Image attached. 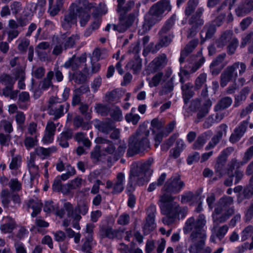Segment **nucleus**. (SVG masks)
Returning a JSON list of instances; mask_svg holds the SVG:
<instances>
[{
  "label": "nucleus",
  "mask_w": 253,
  "mask_h": 253,
  "mask_svg": "<svg viewBox=\"0 0 253 253\" xmlns=\"http://www.w3.org/2000/svg\"><path fill=\"white\" fill-rule=\"evenodd\" d=\"M207 220L203 214H200L195 219L192 216L188 218L183 227L185 234L190 233L189 239L190 253H211L212 249L207 247L203 249L207 239Z\"/></svg>",
  "instance_id": "nucleus-1"
},
{
  "label": "nucleus",
  "mask_w": 253,
  "mask_h": 253,
  "mask_svg": "<svg viewBox=\"0 0 253 253\" xmlns=\"http://www.w3.org/2000/svg\"><path fill=\"white\" fill-rule=\"evenodd\" d=\"M94 7V4L89 3L87 0H77L70 7L69 12L62 21V26L68 30L76 23L78 16L81 26H84L90 18V10Z\"/></svg>",
  "instance_id": "nucleus-2"
},
{
  "label": "nucleus",
  "mask_w": 253,
  "mask_h": 253,
  "mask_svg": "<svg viewBox=\"0 0 253 253\" xmlns=\"http://www.w3.org/2000/svg\"><path fill=\"white\" fill-rule=\"evenodd\" d=\"M173 197L171 195L165 193L162 195L159 200V206L161 212L167 216L163 218L164 224H171L174 218H184L187 214V209L185 207L181 208L173 201Z\"/></svg>",
  "instance_id": "nucleus-3"
},
{
  "label": "nucleus",
  "mask_w": 253,
  "mask_h": 253,
  "mask_svg": "<svg viewBox=\"0 0 253 253\" xmlns=\"http://www.w3.org/2000/svg\"><path fill=\"white\" fill-rule=\"evenodd\" d=\"M153 163L152 159H149L147 162H137L133 164L134 168L136 166V169L131 168L129 175V180L127 184V189L129 191L133 189L132 184L136 183L139 186L143 185L145 184V180L144 178V175L148 173L151 174L152 170L150 169L151 165Z\"/></svg>",
  "instance_id": "nucleus-4"
},
{
  "label": "nucleus",
  "mask_w": 253,
  "mask_h": 253,
  "mask_svg": "<svg viewBox=\"0 0 253 253\" xmlns=\"http://www.w3.org/2000/svg\"><path fill=\"white\" fill-rule=\"evenodd\" d=\"M95 142L98 144L102 145V150L108 154L113 155L115 161H117L125 153L126 149V145L124 143H120L118 146L117 149L114 144L105 138L101 137L96 138ZM101 146H96L95 150L91 154V157L94 158H98L99 156V152Z\"/></svg>",
  "instance_id": "nucleus-5"
},
{
  "label": "nucleus",
  "mask_w": 253,
  "mask_h": 253,
  "mask_svg": "<svg viewBox=\"0 0 253 253\" xmlns=\"http://www.w3.org/2000/svg\"><path fill=\"white\" fill-rule=\"evenodd\" d=\"M233 203L231 197H224L219 200L212 214L214 222H224L229 218L234 212V209L230 207Z\"/></svg>",
  "instance_id": "nucleus-6"
},
{
  "label": "nucleus",
  "mask_w": 253,
  "mask_h": 253,
  "mask_svg": "<svg viewBox=\"0 0 253 253\" xmlns=\"http://www.w3.org/2000/svg\"><path fill=\"white\" fill-rule=\"evenodd\" d=\"M171 6L169 2L166 0H162L152 6L150 13L152 15V19L154 21L150 22L145 20L143 25V32L149 30L150 27L156 22L161 20L165 12H169L171 10Z\"/></svg>",
  "instance_id": "nucleus-7"
},
{
  "label": "nucleus",
  "mask_w": 253,
  "mask_h": 253,
  "mask_svg": "<svg viewBox=\"0 0 253 253\" xmlns=\"http://www.w3.org/2000/svg\"><path fill=\"white\" fill-rule=\"evenodd\" d=\"M150 144L145 133L137 131L129 138L127 154L132 156L149 148Z\"/></svg>",
  "instance_id": "nucleus-8"
},
{
  "label": "nucleus",
  "mask_w": 253,
  "mask_h": 253,
  "mask_svg": "<svg viewBox=\"0 0 253 253\" xmlns=\"http://www.w3.org/2000/svg\"><path fill=\"white\" fill-rule=\"evenodd\" d=\"M239 69L240 75H242L246 70V66L243 62H237L231 66H228L220 76V85L225 86L228 83L233 80L236 81L238 77L237 70Z\"/></svg>",
  "instance_id": "nucleus-9"
},
{
  "label": "nucleus",
  "mask_w": 253,
  "mask_h": 253,
  "mask_svg": "<svg viewBox=\"0 0 253 253\" xmlns=\"http://www.w3.org/2000/svg\"><path fill=\"white\" fill-rule=\"evenodd\" d=\"M175 124L174 122L169 123L165 129H163L161 123L157 120L154 119L151 122L152 130L154 135L155 146L157 148L163 137L167 136L174 128Z\"/></svg>",
  "instance_id": "nucleus-10"
},
{
  "label": "nucleus",
  "mask_w": 253,
  "mask_h": 253,
  "mask_svg": "<svg viewBox=\"0 0 253 253\" xmlns=\"http://www.w3.org/2000/svg\"><path fill=\"white\" fill-rule=\"evenodd\" d=\"M175 23V18L172 16L168 19L159 32L160 39L156 47L160 48L168 46L171 42L173 35L168 34V32L172 27Z\"/></svg>",
  "instance_id": "nucleus-11"
},
{
  "label": "nucleus",
  "mask_w": 253,
  "mask_h": 253,
  "mask_svg": "<svg viewBox=\"0 0 253 253\" xmlns=\"http://www.w3.org/2000/svg\"><path fill=\"white\" fill-rule=\"evenodd\" d=\"M184 186V183L181 180L180 176L174 175L168 179L166 182L163 190L167 193H178Z\"/></svg>",
  "instance_id": "nucleus-12"
},
{
  "label": "nucleus",
  "mask_w": 253,
  "mask_h": 253,
  "mask_svg": "<svg viewBox=\"0 0 253 253\" xmlns=\"http://www.w3.org/2000/svg\"><path fill=\"white\" fill-rule=\"evenodd\" d=\"M0 199L4 208H14L20 202L19 196L10 193L8 190H3L0 193Z\"/></svg>",
  "instance_id": "nucleus-13"
},
{
  "label": "nucleus",
  "mask_w": 253,
  "mask_h": 253,
  "mask_svg": "<svg viewBox=\"0 0 253 253\" xmlns=\"http://www.w3.org/2000/svg\"><path fill=\"white\" fill-rule=\"evenodd\" d=\"M179 75L180 76V82L182 84L181 89L184 100H188L193 95L192 91L193 84L191 83L183 84V83L189 77V73L185 70H180Z\"/></svg>",
  "instance_id": "nucleus-14"
},
{
  "label": "nucleus",
  "mask_w": 253,
  "mask_h": 253,
  "mask_svg": "<svg viewBox=\"0 0 253 253\" xmlns=\"http://www.w3.org/2000/svg\"><path fill=\"white\" fill-rule=\"evenodd\" d=\"M155 212L156 208L154 206H151L148 210L147 213H148L146 218L145 223L143 226L144 234H149L156 227L154 219Z\"/></svg>",
  "instance_id": "nucleus-15"
},
{
  "label": "nucleus",
  "mask_w": 253,
  "mask_h": 253,
  "mask_svg": "<svg viewBox=\"0 0 253 253\" xmlns=\"http://www.w3.org/2000/svg\"><path fill=\"white\" fill-rule=\"evenodd\" d=\"M225 17V15H221L213 20L209 26L206 25L201 32V36L203 37V34H205V39L211 38L216 31V27L220 26Z\"/></svg>",
  "instance_id": "nucleus-16"
},
{
  "label": "nucleus",
  "mask_w": 253,
  "mask_h": 253,
  "mask_svg": "<svg viewBox=\"0 0 253 253\" xmlns=\"http://www.w3.org/2000/svg\"><path fill=\"white\" fill-rule=\"evenodd\" d=\"M125 183V176L122 172L119 173L113 184L111 181L108 180L106 182V188L110 189L113 187V193L117 194L122 192L124 189Z\"/></svg>",
  "instance_id": "nucleus-17"
},
{
  "label": "nucleus",
  "mask_w": 253,
  "mask_h": 253,
  "mask_svg": "<svg viewBox=\"0 0 253 253\" xmlns=\"http://www.w3.org/2000/svg\"><path fill=\"white\" fill-rule=\"evenodd\" d=\"M234 151L232 147H228L223 150L218 157L217 163L215 165V172L219 177L223 175V168L227 156Z\"/></svg>",
  "instance_id": "nucleus-18"
},
{
  "label": "nucleus",
  "mask_w": 253,
  "mask_h": 253,
  "mask_svg": "<svg viewBox=\"0 0 253 253\" xmlns=\"http://www.w3.org/2000/svg\"><path fill=\"white\" fill-rule=\"evenodd\" d=\"M204 11V9L202 7H200L197 10L196 13L194 15L189 21V23L193 25L192 29L190 30L188 37H193L196 34V28L201 26L204 24V21L201 18Z\"/></svg>",
  "instance_id": "nucleus-19"
},
{
  "label": "nucleus",
  "mask_w": 253,
  "mask_h": 253,
  "mask_svg": "<svg viewBox=\"0 0 253 253\" xmlns=\"http://www.w3.org/2000/svg\"><path fill=\"white\" fill-rule=\"evenodd\" d=\"M56 127V125L53 122L51 121L47 122L44 134L42 140L43 144H49L53 142Z\"/></svg>",
  "instance_id": "nucleus-20"
},
{
  "label": "nucleus",
  "mask_w": 253,
  "mask_h": 253,
  "mask_svg": "<svg viewBox=\"0 0 253 253\" xmlns=\"http://www.w3.org/2000/svg\"><path fill=\"white\" fill-rule=\"evenodd\" d=\"M69 107L70 105L68 103L53 105L49 108V114L54 116V119L57 120L63 116L65 112L68 111Z\"/></svg>",
  "instance_id": "nucleus-21"
},
{
  "label": "nucleus",
  "mask_w": 253,
  "mask_h": 253,
  "mask_svg": "<svg viewBox=\"0 0 253 253\" xmlns=\"http://www.w3.org/2000/svg\"><path fill=\"white\" fill-rule=\"evenodd\" d=\"M136 18V13L130 14L128 17L121 18L119 23L114 28L120 33L125 31L133 23Z\"/></svg>",
  "instance_id": "nucleus-22"
},
{
  "label": "nucleus",
  "mask_w": 253,
  "mask_h": 253,
  "mask_svg": "<svg viewBox=\"0 0 253 253\" xmlns=\"http://www.w3.org/2000/svg\"><path fill=\"white\" fill-rule=\"evenodd\" d=\"M86 60L85 55H82L80 57L73 56L72 58L67 61L64 64L65 68L71 67L73 70L77 69L79 67L84 65Z\"/></svg>",
  "instance_id": "nucleus-23"
},
{
  "label": "nucleus",
  "mask_w": 253,
  "mask_h": 253,
  "mask_svg": "<svg viewBox=\"0 0 253 253\" xmlns=\"http://www.w3.org/2000/svg\"><path fill=\"white\" fill-rule=\"evenodd\" d=\"M253 10V0H243L235 11L238 16H243Z\"/></svg>",
  "instance_id": "nucleus-24"
},
{
  "label": "nucleus",
  "mask_w": 253,
  "mask_h": 253,
  "mask_svg": "<svg viewBox=\"0 0 253 253\" xmlns=\"http://www.w3.org/2000/svg\"><path fill=\"white\" fill-rule=\"evenodd\" d=\"M65 211L69 218H71L76 221H79L81 218L80 215L74 212L73 206L69 203H65L64 205V209L58 211L56 214L58 216L62 217L64 216Z\"/></svg>",
  "instance_id": "nucleus-25"
},
{
  "label": "nucleus",
  "mask_w": 253,
  "mask_h": 253,
  "mask_svg": "<svg viewBox=\"0 0 253 253\" xmlns=\"http://www.w3.org/2000/svg\"><path fill=\"white\" fill-rule=\"evenodd\" d=\"M119 232V230L114 229L108 225L101 226L99 230V235L103 238L114 239L118 237Z\"/></svg>",
  "instance_id": "nucleus-26"
},
{
  "label": "nucleus",
  "mask_w": 253,
  "mask_h": 253,
  "mask_svg": "<svg viewBox=\"0 0 253 253\" xmlns=\"http://www.w3.org/2000/svg\"><path fill=\"white\" fill-rule=\"evenodd\" d=\"M166 56L165 54L161 55L155 58L148 65V68L151 72L163 68L166 64Z\"/></svg>",
  "instance_id": "nucleus-27"
},
{
  "label": "nucleus",
  "mask_w": 253,
  "mask_h": 253,
  "mask_svg": "<svg viewBox=\"0 0 253 253\" xmlns=\"http://www.w3.org/2000/svg\"><path fill=\"white\" fill-rule=\"evenodd\" d=\"M234 37L232 31L227 30L223 32L220 38L216 40V46L219 48H222L227 45Z\"/></svg>",
  "instance_id": "nucleus-28"
},
{
  "label": "nucleus",
  "mask_w": 253,
  "mask_h": 253,
  "mask_svg": "<svg viewBox=\"0 0 253 253\" xmlns=\"http://www.w3.org/2000/svg\"><path fill=\"white\" fill-rule=\"evenodd\" d=\"M15 226L14 220L9 217L3 218L0 225V229L4 233H10L12 231Z\"/></svg>",
  "instance_id": "nucleus-29"
},
{
  "label": "nucleus",
  "mask_w": 253,
  "mask_h": 253,
  "mask_svg": "<svg viewBox=\"0 0 253 253\" xmlns=\"http://www.w3.org/2000/svg\"><path fill=\"white\" fill-rule=\"evenodd\" d=\"M36 158L35 154L31 153L30 158L27 162L29 170L32 177H36L39 174V167L35 163Z\"/></svg>",
  "instance_id": "nucleus-30"
},
{
  "label": "nucleus",
  "mask_w": 253,
  "mask_h": 253,
  "mask_svg": "<svg viewBox=\"0 0 253 253\" xmlns=\"http://www.w3.org/2000/svg\"><path fill=\"white\" fill-rule=\"evenodd\" d=\"M247 126V123H243L236 128L230 137V141L234 143L239 140L246 131Z\"/></svg>",
  "instance_id": "nucleus-31"
},
{
  "label": "nucleus",
  "mask_w": 253,
  "mask_h": 253,
  "mask_svg": "<svg viewBox=\"0 0 253 253\" xmlns=\"http://www.w3.org/2000/svg\"><path fill=\"white\" fill-rule=\"evenodd\" d=\"M56 147L53 146L48 148L39 147L35 149V153L42 159H44L49 156L51 153L56 152Z\"/></svg>",
  "instance_id": "nucleus-32"
},
{
  "label": "nucleus",
  "mask_w": 253,
  "mask_h": 253,
  "mask_svg": "<svg viewBox=\"0 0 253 253\" xmlns=\"http://www.w3.org/2000/svg\"><path fill=\"white\" fill-rule=\"evenodd\" d=\"M198 43V40H194L191 41L186 46V47L181 51V55L179 58V62L180 63H182L184 58L191 52L193 49L196 47Z\"/></svg>",
  "instance_id": "nucleus-33"
},
{
  "label": "nucleus",
  "mask_w": 253,
  "mask_h": 253,
  "mask_svg": "<svg viewBox=\"0 0 253 253\" xmlns=\"http://www.w3.org/2000/svg\"><path fill=\"white\" fill-rule=\"evenodd\" d=\"M28 207L29 208H31L33 211L31 213V216L32 217H35L41 212L42 204L41 201L38 199H32L29 200L28 202Z\"/></svg>",
  "instance_id": "nucleus-34"
},
{
  "label": "nucleus",
  "mask_w": 253,
  "mask_h": 253,
  "mask_svg": "<svg viewBox=\"0 0 253 253\" xmlns=\"http://www.w3.org/2000/svg\"><path fill=\"white\" fill-rule=\"evenodd\" d=\"M63 41L62 42V44H64L65 49L72 47L80 39V36L78 34L73 35L72 36L68 38H63Z\"/></svg>",
  "instance_id": "nucleus-35"
},
{
  "label": "nucleus",
  "mask_w": 253,
  "mask_h": 253,
  "mask_svg": "<svg viewBox=\"0 0 253 253\" xmlns=\"http://www.w3.org/2000/svg\"><path fill=\"white\" fill-rule=\"evenodd\" d=\"M226 54L222 53L216 57V58L212 61L210 65V69L212 74H217L219 73L220 70H217L215 67L219 65L224 60Z\"/></svg>",
  "instance_id": "nucleus-36"
},
{
  "label": "nucleus",
  "mask_w": 253,
  "mask_h": 253,
  "mask_svg": "<svg viewBox=\"0 0 253 253\" xmlns=\"http://www.w3.org/2000/svg\"><path fill=\"white\" fill-rule=\"evenodd\" d=\"M208 138L209 135L207 132L201 134L193 144V148L194 149H200L203 147Z\"/></svg>",
  "instance_id": "nucleus-37"
},
{
  "label": "nucleus",
  "mask_w": 253,
  "mask_h": 253,
  "mask_svg": "<svg viewBox=\"0 0 253 253\" xmlns=\"http://www.w3.org/2000/svg\"><path fill=\"white\" fill-rule=\"evenodd\" d=\"M14 76L16 77V80L19 79L18 86L21 89H23L25 87V84L24 82L25 79V73L22 69H18L14 72Z\"/></svg>",
  "instance_id": "nucleus-38"
},
{
  "label": "nucleus",
  "mask_w": 253,
  "mask_h": 253,
  "mask_svg": "<svg viewBox=\"0 0 253 253\" xmlns=\"http://www.w3.org/2000/svg\"><path fill=\"white\" fill-rule=\"evenodd\" d=\"M163 74L162 72H159L155 74L152 78H147L149 85L150 87L157 86L163 80Z\"/></svg>",
  "instance_id": "nucleus-39"
},
{
  "label": "nucleus",
  "mask_w": 253,
  "mask_h": 253,
  "mask_svg": "<svg viewBox=\"0 0 253 253\" xmlns=\"http://www.w3.org/2000/svg\"><path fill=\"white\" fill-rule=\"evenodd\" d=\"M232 103V99L229 97L222 98L215 107V110H218L229 107Z\"/></svg>",
  "instance_id": "nucleus-40"
},
{
  "label": "nucleus",
  "mask_w": 253,
  "mask_h": 253,
  "mask_svg": "<svg viewBox=\"0 0 253 253\" xmlns=\"http://www.w3.org/2000/svg\"><path fill=\"white\" fill-rule=\"evenodd\" d=\"M135 108H132L130 113L125 116V119L128 123H131L133 125H136L139 122L140 117L138 114H134Z\"/></svg>",
  "instance_id": "nucleus-41"
},
{
  "label": "nucleus",
  "mask_w": 253,
  "mask_h": 253,
  "mask_svg": "<svg viewBox=\"0 0 253 253\" xmlns=\"http://www.w3.org/2000/svg\"><path fill=\"white\" fill-rule=\"evenodd\" d=\"M110 115L111 118L115 121H121L123 118L122 112L117 106H114L110 109Z\"/></svg>",
  "instance_id": "nucleus-42"
},
{
  "label": "nucleus",
  "mask_w": 253,
  "mask_h": 253,
  "mask_svg": "<svg viewBox=\"0 0 253 253\" xmlns=\"http://www.w3.org/2000/svg\"><path fill=\"white\" fill-rule=\"evenodd\" d=\"M15 81V77L13 78L7 74H3L0 77V82L5 86H13Z\"/></svg>",
  "instance_id": "nucleus-43"
},
{
  "label": "nucleus",
  "mask_w": 253,
  "mask_h": 253,
  "mask_svg": "<svg viewBox=\"0 0 253 253\" xmlns=\"http://www.w3.org/2000/svg\"><path fill=\"white\" fill-rule=\"evenodd\" d=\"M95 245V242L93 241L92 236H85V241L82 246V251L88 252Z\"/></svg>",
  "instance_id": "nucleus-44"
},
{
  "label": "nucleus",
  "mask_w": 253,
  "mask_h": 253,
  "mask_svg": "<svg viewBox=\"0 0 253 253\" xmlns=\"http://www.w3.org/2000/svg\"><path fill=\"white\" fill-rule=\"evenodd\" d=\"M211 106V101L210 99L207 100L204 103L203 106L199 110L197 115L198 118L200 119L206 116L208 113Z\"/></svg>",
  "instance_id": "nucleus-45"
},
{
  "label": "nucleus",
  "mask_w": 253,
  "mask_h": 253,
  "mask_svg": "<svg viewBox=\"0 0 253 253\" xmlns=\"http://www.w3.org/2000/svg\"><path fill=\"white\" fill-rule=\"evenodd\" d=\"M95 127L100 131L104 133H108L113 128V127L111 125L104 122L98 123L95 125Z\"/></svg>",
  "instance_id": "nucleus-46"
},
{
  "label": "nucleus",
  "mask_w": 253,
  "mask_h": 253,
  "mask_svg": "<svg viewBox=\"0 0 253 253\" xmlns=\"http://www.w3.org/2000/svg\"><path fill=\"white\" fill-rule=\"evenodd\" d=\"M228 230V227L227 225H223L218 228H213L212 232L214 233L217 238L221 239L226 234Z\"/></svg>",
  "instance_id": "nucleus-47"
},
{
  "label": "nucleus",
  "mask_w": 253,
  "mask_h": 253,
  "mask_svg": "<svg viewBox=\"0 0 253 253\" xmlns=\"http://www.w3.org/2000/svg\"><path fill=\"white\" fill-rule=\"evenodd\" d=\"M253 234V226H248L242 231L241 233V240L244 241L248 239Z\"/></svg>",
  "instance_id": "nucleus-48"
},
{
  "label": "nucleus",
  "mask_w": 253,
  "mask_h": 253,
  "mask_svg": "<svg viewBox=\"0 0 253 253\" xmlns=\"http://www.w3.org/2000/svg\"><path fill=\"white\" fill-rule=\"evenodd\" d=\"M199 2V0H189L186 8L185 13L186 16H189L193 12Z\"/></svg>",
  "instance_id": "nucleus-49"
},
{
  "label": "nucleus",
  "mask_w": 253,
  "mask_h": 253,
  "mask_svg": "<svg viewBox=\"0 0 253 253\" xmlns=\"http://www.w3.org/2000/svg\"><path fill=\"white\" fill-rule=\"evenodd\" d=\"M127 67L132 68L135 72H137L141 69V63L139 59H135L130 61L127 64Z\"/></svg>",
  "instance_id": "nucleus-50"
},
{
  "label": "nucleus",
  "mask_w": 253,
  "mask_h": 253,
  "mask_svg": "<svg viewBox=\"0 0 253 253\" xmlns=\"http://www.w3.org/2000/svg\"><path fill=\"white\" fill-rule=\"evenodd\" d=\"M227 45L228 53L232 54L234 53L238 46V40L236 38L234 37Z\"/></svg>",
  "instance_id": "nucleus-51"
},
{
  "label": "nucleus",
  "mask_w": 253,
  "mask_h": 253,
  "mask_svg": "<svg viewBox=\"0 0 253 253\" xmlns=\"http://www.w3.org/2000/svg\"><path fill=\"white\" fill-rule=\"evenodd\" d=\"M8 184L10 189L13 191H19L21 188V184L17 178H12Z\"/></svg>",
  "instance_id": "nucleus-52"
},
{
  "label": "nucleus",
  "mask_w": 253,
  "mask_h": 253,
  "mask_svg": "<svg viewBox=\"0 0 253 253\" xmlns=\"http://www.w3.org/2000/svg\"><path fill=\"white\" fill-rule=\"evenodd\" d=\"M21 162V158L20 156H17L16 157H13L11 161L9 164V168L11 169H17L20 165Z\"/></svg>",
  "instance_id": "nucleus-53"
},
{
  "label": "nucleus",
  "mask_w": 253,
  "mask_h": 253,
  "mask_svg": "<svg viewBox=\"0 0 253 253\" xmlns=\"http://www.w3.org/2000/svg\"><path fill=\"white\" fill-rule=\"evenodd\" d=\"M253 43V32H251L242 38L240 46L243 48L246 46L247 43Z\"/></svg>",
  "instance_id": "nucleus-54"
},
{
  "label": "nucleus",
  "mask_w": 253,
  "mask_h": 253,
  "mask_svg": "<svg viewBox=\"0 0 253 253\" xmlns=\"http://www.w3.org/2000/svg\"><path fill=\"white\" fill-rule=\"evenodd\" d=\"M243 193L246 198H249L253 194V176L250 179L249 185L244 189Z\"/></svg>",
  "instance_id": "nucleus-55"
},
{
  "label": "nucleus",
  "mask_w": 253,
  "mask_h": 253,
  "mask_svg": "<svg viewBox=\"0 0 253 253\" xmlns=\"http://www.w3.org/2000/svg\"><path fill=\"white\" fill-rule=\"evenodd\" d=\"M95 110L96 113L102 116L107 115L109 111L107 106L100 104H96Z\"/></svg>",
  "instance_id": "nucleus-56"
},
{
  "label": "nucleus",
  "mask_w": 253,
  "mask_h": 253,
  "mask_svg": "<svg viewBox=\"0 0 253 253\" xmlns=\"http://www.w3.org/2000/svg\"><path fill=\"white\" fill-rule=\"evenodd\" d=\"M80 111L87 120L91 118V113L88 112V106L86 104H82L80 107Z\"/></svg>",
  "instance_id": "nucleus-57"
},
{
  "label": "nucleus",
  "mask_w": 253,
  "mask_h": 253,
  "mask_svg": "<svg viewBox=\"0 0 253 253\" xmlns=\"http://www.w3.org/2000/svg\"><path fill=\"white\" fill-rule=\"evenodd\" d=\"M207 80V75L205 73L201 74L197 78L195 81V86L197 88H200L204 84Z\"/></svg>",
  "instance_id": "nucleus-58"
},
{
  "label": "nucleus",
  "mask_w": 253,
  "mask_h": 253,
  "mask_svg": "<svg viewBox=\"0 0 253 253\" xmlns=\"http://www.w3.org/2000/svg\"><path fill=\"white\" fill-rule=\"evenodd\" d=\"M37 142V139L31 137H26L24 143L26 148L28 150L35 146Z\"/></svg>",
  "instance_id": "nucleus-59"
},
{
  "label": "nucleus",
  "mask_w": 253,
  "mask_h": 253,
  "mask_svg": "<svg viewBox=\"0 0 253 253\" xmlns=\"http://www.w3.org/2000/svg\"><path fill=\"white\" fill-rule=\"evenodd\" d=\"M11 137L9 135L0 133V144L2 146H8L10 142Z\"/></svg>",
  "instance_id": "nucleus-60"
},
{
  "label": "nucleus",
  "mask_w": 253,
  "mask_h": 253,
  "mask_svg": "<svg viewBox=\"0 0 253 253\" xmlns=\"http://www.w3.org/2000/svg\"><path fill=\"white\" fill-rule=\"evenodd\" d=\"M15 119L19 127H22L25 121V116L22 112H17Z\"/></svg>",
  "instance_id": "nucleus-61"
},
{
  "label": "nucleus",
  "mask_w": 253,
  "mask_h": 253,
  "mask_svg": "<svg viewBox=\"0 0 253 253\" xmlns=\"http://www.w3.org/2000/svg\"><path fill=\"white\" fill-rule=\"evenodd\" d=\"M82 179L78 177L71 180L69 183L71 186V188L73 190L80 188L82 185Z\"/></svg>",
  "instance_id": "nucleus-62"
},
{
  "label": "nucleus",
  "mask_w": 253,
  "mask_h": 253,
  "mask_svg": "<svg viewBox=\"0 0 253 253\" xmlns=\"http://www.w3.org/2000/svg\"><path fill=\"white\" fill-rule=\"evenodd\" d=\"M253 156V146L247 149L243 160V164L246 163Z\"/></svg>",
  "instance_id": "nucleus-63"
},
{
  "label": "nucleus",
  "mask_w": 253,
  "mask_h": 253,
  "mask_svg": "<svg viewBox=\"0 0 253 253\" xmlns=\"http://www.w3.org/2000/svg\"><path fill=\"white\" fill-rule=\"evenodd\" d=\"M252 242L250 244L248 243H246L241 246L237 248V250L239 251L238 253H243L247 248H249L250 250L253 249V236L252 238Z\"/></svg>",
  "instance_id": "nucleus-64"
}]
</instances>
